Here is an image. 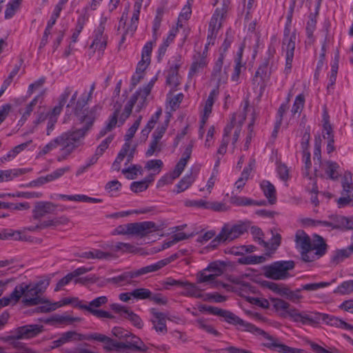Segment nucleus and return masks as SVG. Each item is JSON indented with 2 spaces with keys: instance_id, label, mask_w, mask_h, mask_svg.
<instances>
[{
  "instance_id": "8fccbe9b",
  "label": "nucleus",
  "mask_w": 353,
  "mask_h": 353,
  "mask_svg": "<svg viewBox=\"0 0 353 353\" xmlns=\"http://www.w3.org/2000/svg\"><path fill=\"white\" fill-rule=\"evenodd\" d=\"M121 105L120 104L117 106V105H114V111L113 114L110 116V117L108 119V121L106 124L107 130H112L117 125L118 121V117L120 113Z\"/></svg>"
},
{
  "instance_id": "f8f14e48",
  "label": "nucleus",
  "mask_w": 353,
  "mask_h": 353,
  "mask_svg": "<svg viewBox=\"0 0 353 353\" xmlns=\"http://www.w3.org/2000/svg\"><path fill=\"white\" fill-rule=\"evenodd\" d=\"M247 232V226L243 223L232 224L230 223H225L220 232L223 241L225 243L231 242Z\"/></svg>"
},
{
  "instance_id": "864d4df0",
  "label": "nucleus",
  "mask_w": 353,
  "mask_h": 353,
  "mask_svg": "<svg viewBox=\"0 0 353 353\" xmlns=\"http://www.w3.org/2000/svg\"><path fill=\"white\" fill-rule=\"evenodd\" d=\"M19 339H12L10 344L16 349L19 353H34V351L28 347L25 343L18 341Z\"/></svg>"
},
{
  "instance_id": "dca6fc26",
  "label": "nucleus",
  "mask_w": 353,
  "mask_h": 353,
  "mask_svg": "<svg viewBox=\"0 0 353 353\" xmlns=\"http://www.w3.org/2000/svg\"><path fill=\"white\" fill-rule=\"evenodd\" d=\"M208 61L205 52H196L192 57V63L190 65L188 77H192L201 72L207 67Z\"/></svg>"
},
{
  "instance_id": "aec40b11",
  "label": "nucleus",
  "mask_w": 353,
  "mask_h": 353,
  "mask_svg": "<svg viewBox=\"0 0 353 353\" xmlns=\"http://www.w3.org/2000/svg\"><path fill=\"white\" fill-rule=\"evenodd\" d=\"M236 124V114H233L231 117V121L229 124H228L224 130H223V135L221 141V143L217 150V154L223 155L226 153L227 147L229 143V136L232 130L234 128Z\"/></svg>"
},
{
  "instance_id": "69168bd1",
  "label": "nucleus",
  "mask_w": 353,
  "mask_h": 353,
  "mask_svg": "<svg viewBox=\"0 0 353 353\" xmlns=\"http://www.w3.org/2000/svg\"><path fill=\"white\" fill-rule=\"evenodd\" d=\"M330 285V283L328 282H320V283H307L301 286V290H307V291H316L320 288H325Z\"/></svg>"
},
{
  "instance_id": "f3484780",
  "label": "nucleus",
  "mask_w": 353,
  "mask_h": 353,
  "mask_svg": "<svg viewBox=\"0 0 353 353\" xmlns=\"http://www.w3.org/2000/svg\"><path fill=\"white\" fill-rule=\"evenodd\" d=\"M57 205L50 201H37L32 210L34 219H40L47 214H54Z\"/></svg>"
},
{
  "instance_id": "774afa93",
  "label": "nucleus",
  "mask_w": 353,
  "mask_h": 353,
  "mask_svg": "<svg viewBox=\"0 0 353 353\" xmlns=\"http://www.w3.org/2000/svg\"><path fill=\"white\" fill-rule=\"evenodd\" d=\"M196 324L199 328L208 333L212 334L214 336H218L219 334V333L212 326L208 325L203 319H197L196 321Z\"/></svg>"
},
{
  "instance_id": "a18cd8bd",
  "label": "nucleus",
  "mask_w": 353,
  "mask_h": 353,
  "mask_svg": "<svg viewBox=\"0 0 353 353\" xmlns=\"http://www.w3.org/2000/svg\"><path fill=\"white\" fill-rule=\"evenodd\" d=\"M40 304H41V303ZM42 304H43V305L41 306L37 307L36 308L37 312H41V313L50 312L51 311L56 310L57 307H59L61 305V304H60L59 302L50 303L49 301L46 300L45 299H44V301L42 303Z\"/></svg>"
},
{
  "instance_id": "37998d69",
  "label": "nucleus",
  "mask_w": 353,
  "mask_h": 353,
  "mask_svg": "<svg viewBox=\"0 0 353 353\" xmlns=\"http://www.w3.org/2000/svg\"><path fill=\"white\" fill-rule=\"evenodd\" d=\"M170 116L168 115L167 119L165 120L164 123H163L157 128V129L152 134V139H154L158 141H161V138L163 137V134H165L168 128V123L170 122Z\"/></svg>"
},
{
  "instance_id": "c85d7f7f",
  "label": "nucleus",
  "mask_w": 353,
  "mask_h": 353,
  "mask_svg": "<svg viewBox=\"0 0 353 353\" xmlns=\"http://www.w3.org/2000/svg\"><path fill=\"white\" fill-rule=\"evenodd\" d=\"M195 179L196 174H193L192 172L184 176L176 185V192L179 194L188 189L194 183Z\"/></svg>"
},
{
  "instance_id": "3c124183",
  "label": "nucleus",
  "mask_w": 353,
  "mask_h": 353,
  "mask_svg": "<svg viewBox=\"0 0 353 353\" xmlns=\"http://www.w3.org/2000/svg\"><path fill=\"white\" fill-rule=\"evenodd\" d=\"M162 143L152 139L149 148L145 152V156L149 157L161 151Z\"/></svg>"
},
{
  "instance_id": "4468645a",
  "label": "nucleus",
  "mask_w": 353,
  "mask_h": 353,
  "mask_svg": "<svg viewBox=\"0 0 353 353\" xmlns=\"http://www.w3.org/2000/svg\"><path fill=\"white\" fill-rule=\"evenodd\" d=\"M124 336L125 341L121 342V352H125L126 350H131L137 352H146L148 347L137 336L132 334L130 332L125 333Z\"/></svg>"
},
{
  "instance_id": "b1692460",
  "label": "nucleus",
  "mask_w": 353,
  "mask_h": 353,
  "mask_svg": "<svg viewBox=\"0 0 353 353\" xmlns=\"http://www.w3.org/2000/svg\"><path fill=\"white\" fill-rule=\"evenodd\" d=\"M261 189L265 197L268 199L270 204H274L276 202V189L274 186L268 181H263L261 183Z\"/></svg>"
},
{
  "instance_id": "0eeeda50",
  "label": "nucleus",
  "mask_w": 353,
  "mask_h": 353,
  "mask_svg": "<svg viewBox=\"0 0 353 353\" xmlns=\"http://www.w3.org/2000/svg\"><path fill=\"white\" fill-rule=\"evenodd\" d=\"M295 267L294 261H279L263 267V274L273 280H285L290 276L289 271Z\"/></svg>"
},
{
  "instance_id": "c03bdc74",
  "label": "nucleus",
  "mask_w": 353,
  "mask_h": 353,
  "mask_svg": "<svg viewBox=\"0 0 353 353\" xmlns=\"http://www.w3.org/2000/svg\"><path fill=\"white\" fill-rule=\"evenodd\" d=\"M108 297L105 296H99L92 301L90 302L89 305H83L81 303L77 304V306L81 309H83V307H90V308H97L101 307L103 305H105L108 303Z\"/></svg>"
},
{
  "instance_id": "6e6552de",
  "label": "nucleus",
  "mask_w": 353,
  "mask_h": 353,
  "mask_svg": "<svg viewBox=\"0 0 353 353\" xmlns=\"http://www.w3.org/2000/svg\"><path fill=\"white\" fill-rule=\"evenodd\" d=\"M43 330V326L38 324H30L20 326L14 330V335H10L1 338L4 342H9L12 339H28L37 336Z\"/></svg>"
},
{
  "instance_id": "5701e85b",
  "label": "nucleus",
  "mask_w": 353,
  "mask_h": 353,
  "mask_svg": "<svg viewBox=\"0 0 353 353\" xmlns=\"http://www.w3.org/2000/svg\"><path fill=\"white\" fill-rule=\"evenodd\" d=\"M72 88L70 86H68L65 88L63 93L59 96L58 105L55 106L52 109L51 112V115L50 117H57V116L61 113L63 106L65 105L68 99V97L72 92Z\"/></svg>"
},
{
  "instance_id": "72a5a7b5",
  "label": "nucleus",
  "mask_w": 353,
  "mask_h": 353,
  "mask_svg": "<svg viewBox=\"0 0 353 353\" xmlns=\"http://www.w3.org/2000/svg\"><path fill=\"white\" fill-rule=\"evenodd\" d=\"M325 173L328 175L329 179L332 180H336L339 176L338 170L339 165L337 163L327 161L323 164Z\"/></svg>"
},
{
  "instance_id": "ea45409f",
  "label": "nucleus",
  "mask_w": 353,
  "mask_h": 353,
  "mask_svg": "<svg viewBox=\"0 0 353 353\" xmlns=\"http://www.w3.org/2000/svg\"><path fill=\"white\" fill-rule=\"evenodd\" d=\"M343 194H350L353 191L352 175L350 172H345L342 179Z\"/></svg>"
},
{
  "instance_id": "de8ad7c7",
  "label": "nucleus",
  "mask_w": 353,
  "mask_h": 353,
  "mask_svg": "<svg viewBox=\"0 0 353 353\" xmlns=\"http://www.w3.org/2000/svg\"><path fill=\"white\" fill-rule=\"evenodd\" d=\"M230 202L236 206H245L252 205V203H254V200L245 196L232 195L230 199Z\"/></svg>"
},
{
  "instance_id": "f704fd0d",
  "label": "nucleus",
  "mask_w": 353,
  "mask_h": 353,
  "mask_svg": "<svg viewBox=\"0 0 353 353\" xmlns=\"http://www.w3.org/2000/svg\"><path fill=\"white\" fill-rule=\"evenodd\" d=\"M137 94H132L130 100L128 101L125 106L123 112L119 117V122L121 125L123 124L125 121L130 117L132 113L133 106L137 103Z\"/></svg>"
},
{
  "instance_id": "09e8293b",
  "label": "nucleus",
  "mask_w": 353,
  "mask_h": 353,
  "mask_svg": "<svg viewBox=\"0 0 353 353\" xmlns=\"http://www.w3.org/2000/svg\"><path fill=\"white\" fill-rule=\"evenodd\" d=\"M152 292L147 288H137L132 291V296L136 299H150Z\"/></svg>"
},
{
  "instance_id": "a19ab883",
  "label": "nucleus",
  "mask_w": 353,
  "mask_h": 353,
  "mask_svg": "<svg viewBox=\"0 0 353 353\" xmlns=\"http://www.w3.org/2000/svg\"><path fill=\"white\" fill-rule=\"evenodd\" d=\"M22 0H10L6 6L5 10V18H12L16 11L19 8Z\"/></svg>"
},
{
  "instance_id": "7c9ffc66",
  "label": "nucleus",
  "mask_w": 353,
  "mask_h": 353,
  "mask_svg": "<svg viewBox=\"0 0 353 353\" xmlns=\"http://www.w3.org/2000/svg\"><path fill=\"white\" fill-rule=\"evenodd\" d=\"M90 334H79L74 331H68L64 332L61 334V338L63 342V344L71 341H83V340H90Z\"/></svg>"
},
{
  "instance_id": "bf43d9fd",
  "label": "nucleus",
  "mask_w": 353,
  "mask_h": 353,
  "mask_svg": "<svg viewBox=\"0 0 353 353\" xmlns=\"http://www.w3.org/2000/svg\"><path fill=\"white\" fill-rule=\"evenodd\" d=\"M157 41L153 39L152 41H148L142 49L141 59L148 62H150V57L154 44Z\"/></svg>"
},
{
  "instance_id": "bb28decb",
  "label": "nucleus",
  "mask_w": 353,
  "mask_h": 353,
  "mask_svg": "<svg viewBox=\"0 0 353 353\" xmlns=\"http://www.w3.org/2000/svg\"><path fill=\"white\" fill-rule=\"evenodd\" d=\"M139 23V10L133 13V15L131 18L130 24L128 27L122 32L121 41L119 44H122L125 41V37L127 34H130L131 36L133 35L134 32L137 30Z\"/></svg>"
},
{
  "instance_id": "a878e982",
  "label": "nucleus",
  "mask_w": 353,
  "mask_h": 353,
  "mask_svg": "<svg viewBox=\"0 0 353 353\" xmlns=\"http://www.w3.org/2000/svg\"><path fill=\"white\" fill-rule=\"evenodd\" d=\"M330 219L332 221L333 229L348 230L350 227V219L340 215H332Z\"/></svg>"
},
{
  "instance_id": "9d476101",
  "label": "nucleus",
  "mask_w": 353,
  "mask_h": 353,
  "mask_svg": "<svg viewBox=\"0 0 353 353\" xmlns=\"http://www.w3.org/2000/svg\"><path fill=\"white\" fill-rule=\"evenodd\" d=\"M106 21V17H102L101 19L100 23L94 32V39L90 46V48L93 50V52L96 50L99 52V59H101L103 56V52L107 46L108 36L104 34Z\"/></svg>"
},
{
  "instance_id": "58836bf2",
  "label": "nucleus",
  "mask_w": 353,
  "mask_h": 353,
  "mask_svg": "<svg viewBox=\"0 0 353 353\" xmlns=\"http://www.w3.org/2000/svg\"><path fill=\"white\" fill-rule=\"evenodd\" d=\"M163 14V8H158L157 10V15L153 21V26H152V37L154 39V41H157L158 39V31L161 26Z\"/></svg>"
},
{
  "instance_id": "20e7f679",
  "label": "nucleus",
  "mask_w": 353,
  "mask_h": 353,
  "mask_svg": "<svg viewBox=\"0 0 353 353\" xmlns=\"http://www.w3.org/2000/svg\"><path fill=\"white\" fill-rule=\"evenodd\" d=\"M77 96L78 91L75 90L66 105V108L71 109L72 112L79 118L80 123H85V125L83 128L88 127L89 130L95 120L97 107L94 106L90 110H86L85 107L89 100L83 95L77 100Z\"/></svg>"
},
{
  "instance_id": "473e14b6",
  "label": "nucleus",
  "mask_w": 353,
  "mask_h": 353,
  "mask_svg": "<svg viewBox=\"0 0 353 353\" xmlns=\"http://www.w3.org/2000/svg\"><path fill=\"white\" fill-rule=\"evenodd\" d=\"M26 172V169L0 170V182L8 181Z\"/></svg>"
},
{
  "instance_id": "a211bd4d",
  "label": "nucleus",
  "mask_w": 353,
  "mask_h": 353,
  "mask_svg": "<svg viewBox=\"0 0 353 353\" xmlns=\"http://www.w3.org/2000/svg\"><path fill=\"white\" fill-rule=\"evenodd\" d=\"M90 340H94L104 343L103 349L107 352L115 350L121 352V342H118L104 334L99 333L90 334Z\"/></svg>"
},
{
  "instance_id": "6e6d98bb",
  "label": "nucleus",
  "mask_w": 353,
  "mask_h": 353,
  "mask_svg": "<svg viewBox=\"0 0 353 353\" xmlns=\"http://www.w3.org/2000/svg\"><path fill=\"white\" fill-rule=\"evenodd\" d=\"M301 289L296 290L295 291H291L287 288H283L282 294L285 295L286 297L293 301L298 302L301 298V295L300 294Z\"/></svg>"
},
{
  "instance_id": "4d7b16f0",
  "label": "nucleus",
  "mask_w": 353,
  "mask_h": 353,
  "mask_svg": "<svg viewBox=\"0 0 353 353\" xmlns=\"http://www.w3.org/2000/svg\"><path fill=\"white\" fill-rule=\"evenodd\" d=\"M335 292H338L341 294H347L353 292V280L343 282L338 286Z\"/></svg>"
},
{
  "instance_id": "e433bc0d",
  "label": "nucleus",
  "mask_w": 353,
  "mask_h": 353,
  "mask_svg": "<svg viewBox=\"0 0 353 353\" xmlns=\"http://www.w3.org/2000/svg\"><path fill=\"white\" fill-rule=\"evenodd\" d=\"M351 255L350 251L345 249L336 250L334 252L330 262L333 265H338Z\"/></svg>"
},
{
  "instance_id": "f257e3e1",
  "label": "nucleus",
  "mask_w": 353,
  "mask_h": 353,
  "mask_svg": "<svg viewBox=\"0 0 353 353\" xmlns=\"http://www.w3.org/2000/svg\"><path fill=\"white\" fill-rule=\"evenodd\" d=\"M208 309L209 313L223 317L228 323L239 325V329L242 331L262 336L264 340L262 343V345L271 351L279 353H303L304 352L302 349L292 347L282 343L277 337L270 335L269 333L256 327L254 325L243 321L228 310L213 306H209Z\"/></svg>"
},
{
  "instance_id": "4c0bfd02",
  "label": "nucleus",
  "mask_w": 353,
  "mask_h": 353,
  "mask_svg": "<svg viewBox=\"0 0 353 353\" xmlns=\"http://www.w3.org/2000/svg\"><path fill=\"white\" fill-rule=\"evenodd\" d=\"M313 317L317 316L319 318V321L322 319L323 321H325L327 324L331 325V326H335L337 327H341V319H339L337 317H335L334 316H330L326 314H315L314 315H312Z\"/></svg>"
},
{
  "instance_id": "cd10ccee",
  "label": "nucleus",
  "mask_w": 353,
  "mask_h": 353,
  "mask_svg": "<svg viewBox=\"0 0 353 353\" xmlns=\"http://www.w3.org/2000/svg\"><path fill=\"white\" fill-rule=\"evenodd\" d=\"M22 288H14L12 292L8 296H4L0 299V306L5 307L9 304H16L21 298Z\"/></svg>"
},
{
  "instance_id": "ddd939ff",
  "label": "nucleus",
  "mask_w": 353,
  "mask_h": 353,
  "mask_svg": "<svg viewBox=\"0 0 353 353\" xmlns=\"http://www.w3.org/2000/svg\"><path fill=\"white\" fill-rule=\"evenodd\" d=\"M148 273H150L148 269L147 266H145L137 270L124 272L120 275L110 278V281L117 286H123L127 284H131L134 278Z\"/></svg>"
},
{
  "instance_id": "2f4dec72",
  "label": "nucleus",
  "mask_w": 353,
  "mask_h": 353,
  "mask_svg": "<svg viewBox=\"0 0 353 353\" xmlns=\"http://www.w3.org/2000/svg\"><path fill=\"white\" fill-rule=\"evenodd\" d=\"M178 257H179L178 254L175 253V254H172L171 256H170L169 257H168L166 259L159 261L156 263L147 265V268H148L150 273L154 272L159 270L160 269L165 267V265H168L171 262L174 261Z\"/></svg>"
},
{
  "instance_id": "6ab92c4d",
  "label": "nucleus",
  "mask_w": 353,
  "mask_h": 353,
  "mask_svg": "<svg viewBox=\"0 0 353 353\" xmlns=\"http://www.w3.org/2000/svg\"><path fill=\"white\" fill-rule=\"evenodd\" d=\"M150 313L152 314L153 318L151 322L153 324V328L157 332L162 334L167 332V327L165 323V315L159 312L155 308L150 310Z\"/></svg>"
},
{
  "instance_id": "393cba45",
  "label": "nucleus",
  "mask_w": 353,
  "mask_h": 353,
  "mask_svg": "<svg viewBox=\"0 0 353 353\" xmlns=\"http://www.w3.org/2000/svg\"><path fill=\"white\" fill-rule=\"evenodd\" d=\"M179 64H175L174 66L170 67L168 70V74L166 78V83L168 85L173 88H176L179 85Z\"/></svg>"
},
{
  "instance_id": "e2e57ef3",
  "label": "nucleus",
  "mask_w": 353,
  "mask_h": 353,
  "mask_svg": "<svg viewBox=\"0 0 353 353\" xmlns=\"http://www.w3.org/2000/svg\"><path fill=\"white\" fill-rule=\"evenodd\" d=\"M124 318L130 321L132 324L138 328H142L143 323L141 318L132 311L128 310Z\"/></svg>"
},
{
  "instance_id": "39448f33",
  "label": "nucleus",
  "mask_w": 353,
  "mask_h": 353,
  "mask_svg": "<svg viewBox=\"0 0 353 353\" xmlns=\"http://www.w3.org/2000/svg\"><path fill=\"white\" fill-rule=\"evenodd\" d=\"M50 284V279L39 281L36 283L26 284L22 283L16 286V288H22V303L26 307L37 305L44 301L41 295L44 292Z\"/></svg>"
},
{
  "instance_id": "0e129e2a",
  "label": "nucleus",
  "mask_w": 353,
  "mask_h": 353,
  "mask_svg": "<svg viewBox=\"0 0 353 353\" xmlns=\"http://www.w3.org/2000/svg\"><path fill=\"white\" fill-rule=\"evenodd\" d=\"M150 85H147L144 88L139 89L134 94H137V100L140 98V102L141 103V105H143V103H145L147 97L150 94Z\"/></svg>"
},
{
  "instance_id": "5fc2aeb1",
  "label": "nucleus",
  "mask_w": 353,
  "mask_h": 353,
  "mask_svg": "<svg viewBox=\"0 0 353 353\" xmlns=\"http://www.w3.org/2000/svg\"><path fill=\"white\" fill-rule=\"evenodd\" d=\"M305 104V97L303 94H299L294 102L292 112L293 114H296V113L300 114L302 111Z\"/></svg>"
},
{
  "instance_id": "2eb2a0df",
  "label": "nucleus",
  "mask_w": 353,
  "mask_h": 353,
  "mask_svg": "<svg viewBox=\"0 0 353 353\" xmlns=\"http://www.w3.org/2000/svg\"><path fill=\"white\" fill-rule=\"evenodd\" d=\"M223 59L224 55L221 54L214 63L211 74V81H214L217 87H219L223 83H225L228 80L226 68L223 70Z\"/></svg>"
},
{
  "instance_id": "423d86ee",
  "label": "nucleus",
  "mask_w": 353,
  "mask_h": 353,
  "mask_svg": "<svg viewBox=\"0 0 353 353\" xmlns=\"http://www.w3.org/2000/svg\"><path fill=\"white\" fill-rule=\"evenodd\" d=\"M274 308L276 311H281L283 317L290 316V319L296 323H301L303 325H314L319 322V318L313 317L305 312H300L296 308H290V304L281 299H271Z\"/></svg>"
},
{
  "instance_id": "79ce46f5",
  "label": "nucleus",
  "mask_w": 353,
  "mask_h": 353,
  "mask_svg": "<svg viewBox=\"0 0 353 353\" xmlns=\"http://www.w3.org/2000/svg\"><path fill=\"white\" fill-rule=\"evenodd\" d=\"M176 30H171L167 37V38L163 41V43L159 46V56L158 58L160 59L161 57L164 56L165 52L167 50L168 47L170 44L174 41V39L176 36Z\"/></svg>"
},
{
  "instance_id": "4be33fe9",
  "label": "nucleus",
  "mask_w": 353,
  "mask_h": 353,
  "mask_svg": "<svg viewBox=\"0 0 353 353\" xmlns=\"http://www.w3.org/2000/svg\"><path fill=\"white\" fill-rule=\"evenodd\" d=\"M225 8H216L209 24V30L217 32L221 27L222 21L225 15Z\"/></svg>"
},
{
  "instance_id": "49530a36",
  "label": "nucleus",
  "mask_w": 353,
  "mask_h": 353,
  "mask_svg": "<svg viewBox=\"0 0 353 353\" xmlns=\"http://www.w3.org/2000/svg\"><path fill=\"white\" fill-rule=\"evenodd\" d=\"M323 137L325 139H334V132L332 130V127L329 121V118L327 115H324L323 117Z\"/></svg>"
},
{
  "instance_id": "680f3d73",
  "label": "nucleus",
  "mask_w": 353,
  "mask_h": 353,
  "mask_svg": "<svg viewBox=\"0 0 353 353\" xmlns=\"http://www.w3.org/2000/svg\"><path fill=\"white\" fill-rule=\"evenodd\" d=\"M54 320L60 323H72L73 322H80L81 319L80 317H73L69 314H64L63 315L55 316Z\"/></svg>"
},
{
  "instance_id": "c9c22d12",
  "label": "nucleus",
  "mask_w": 353,
  "mask_h": 353,
  "mask_svg": "<svg viewBox=\"0 0 353 353\" xmlns=\"http://www.w3.org/2000/svg\"><path fill=\"white\" fill-rule=\"evenodd\" d=\"M182 288H185V292L182 293L183 295L186 296H192L195 298H201V294L199 288L194 283L188 281H183Z\"/></svg>"
},
{
  "instance_id": "f03ea898",
  "label": "nucleus",
  "mask_w": 353,
  "mask_h": 353,
  "mask_svg": "<svg viewBox=\"0 0 353 353\" xmlns=\"http://www.w3.org/2000/svg\"><path fill=\"white\" fill-rule=\"evenodd\" d=\"M88 131V127L74 130H69L61 134L45 145L39 152V155H46L59 148L57 160L59 162L67 159L79 146L83 145V139Z\"/></svg>"
},
{
  "instance_id": "603ef678",
  "label": "nucleus",
  "mask_w": 353,
  "mask_h": 353,
  "mask_svg": "<svg viewBox=\"0 0 353 353\" xmlns=\"http://www.w3.org/2000/svg\"><path fill=\"white\" fill-rule=\"evenodd\" d=\"M83 310H87L92 315L95 316L99 319H113L114 316L111 314L110 312L102 310H97L95 308H90V307H83Z\"/></svg>"
},
{
  "instance_id": "13d9d810",
  "label": "nucleus",
  "mask_w": 353,
  "mask_h": 353,
  "mask_svg": "<svg viewBox=\"0 0 353 353\" xmlns=\"http://www.w3.org/2000/svg\"><path fill=\"white\" fill-rule=\"evenodd\" d=\"M163 165V163L161 159H152L146 163L145 168L148 170H153L158 174L160 172Z\"/></svg>"
},
{
  "instance_id": "9b49d317",
  "label": "nucleus",
  "mask_w": 353,
  "mask_h": 353,
  "mask_svg": "<svg viewBox=\"0 0 353 353\" xmlns=\"http://www.w3.org/2000/svg\"><path fill=\"white\" fill-rule=\"evenodd\" d=\"M274 52V49L269 48L268 57L264 59L263 61L256 71L255 75L253 78L254 83L261 85L262 87L265 85V81L270 79L272 72L271 59L273 58Z\"/></svg>"
},
{
  "instance_id": "1a4fd4ad",
  "label": "nucleus",
  "mask_w": 353,
  "mask_h": 353,
  "mask_svg": "<svg viewBox=\"0 0 353 353\" xmlns=\"http://www.w3.org/2000/svg\"><path fill=\"white\" fill-rule=\"evenodd\" d=\"M296 34L290 33L288 27L284 30V37L283 39L282 49L285 52V68L286 73H288L292 68V63L294 58V52L295 49Z\"/></svg>"
},
{
  "instance_id": "052dcab7",
  "label": "nucleus",
  "mask_w": 353,
  "mask_h": 353,
  "mask_svg": "<svg viewBox=\"0 0 353 353\" xmlns=\"http://www.w3.org/2000/svg\"><path fill=\"white\" fill-rule=\"evenodd\" d=\"M142 119V117L139 116L137 119L134 122L132 125L128 130V132L125 136V141L129 142L134 136L137 129L139 128L141 121Z\"/></svg>"
},
{
  "instance_id": "7ed1b4c3",
  "label": "nucleus",
  "mask_w": 353,
  "mask_h": 353,
  "mask_svg": "<svg viewBox=\"0 0 353 353\" xmlns=\"http://www.w3.org/2000/svg\"><path fill=\"white\" fill-rule=\"evenodd\" d=\"M295 242L296 248L301 250V259L305 262H312L320 259L326 254L328 248L321 236L314 234L312 240L302 230L296 231Z\"/></svg>"
},
{
  "instance_id": "412c9836",
  "label": "nucleus",
  "mask_w": 353,
  "mask_h": 353,
  "mask_svg": "<svg viewBox=\"0 0 353 353\" xmlns=\"http://www.w3.org/2000/svg\"><path fill=\"white\" fill-rule=\"evenodd\" d=\"M159 230V227L154 222L143 221L135 223L134 235L143 237L148 234Z\"/></svg>"
},
{
  "instance_id": "338daca9",
  "label": "nucleus",
  "mask_w": 353,
  "mask_h": 353,
  "mask_svg": "<svg viewBox=\"0 0 353 353\" xmlns=\"http://www.w3.org/2000/svg\"><path fill=\"white\" fill-rule=\"evenodd\" d=\"M141 165H132L128 168L123 169L122 173L123 174L128 173L129 174L127 176V178L128 179H134L136 178L138 172L141 173Z\"/></svg>"
},
{
  "instance_id": "c756f323",
  "label": "nucleus",
  "mask_w": 353,
  "mask_h": 353,
  "mask_svg": "<svg viewBox=\"0 0 353 353\" xmlns=\"http://www.w3.org/2000/svg\"><path fill=\"white\" fill-rule=\"evenodd\" d=\"M31 142L32 141L30 140L15 146L6 155L2 157L0 159V161L4 163L12 160L18 154L24 150Z\"/></svg>"
}]
</instances>
